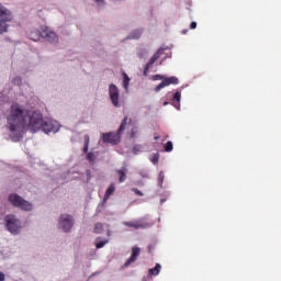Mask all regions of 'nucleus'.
I'll return each mask as SVG.
<instances>
[{"label":"nucleus","instance_id":"11","mask_svg":"<svg viewBox=\"0 0 281 281\" xmlns=\"http://www.w3.org/2000/svg\"><path fill=\"white\" fill-rule=\"evenodd\" d=\"M41 36L46 38L48 43H58V36L49 27H42Z\"/></svg>","mask_w":281,"mask_h":281},{"label":"nucleus","instance_id":"15","mask_svg":"<svg viewBox=\"0 0 281 281\" xmlns=\"http://www.w3.org/2000/svg\"><path fill=\"white\" fill-rule=\"evenodd\" d=\"M115 193V184H110V187L106 189L105 194L103 196V203H106L111 196Z\"/></svg>","mask_w":281,"mask_h":281},{"label":"nucleus","instance_id":"31","mask_svg":"<svg viewBox=\"0 0 281 281\" xmlns=\"http://www.w3.org/2000/svg\"><path fill=\"white\" fill-rule=\"evenodd\" d=\"M0 281H5V274L3 272H0Z\"/></svg>","mask_w":281,"mask_h":281},{"label":"nucleus","instance_id":"26","mask_svg":"<svg viewBox=\"0 0 281 281\" xmlns=\"http://www.w3.org/2000/svg\"><path fill=\"white\" fill-rule=\"evenodd\" d=\"M109 243V240H104V241H98L95 244L97 249H102V247H104V245H106Z\"/></svg>","mask_w":281,"mask_h":281},{"label":"nucleus","instance_id":"24","mask_svg":"<svg viewBox=\"0 0 281 281\" xmlns=\"http://www.w3.org/2000/svg\"><path fill=\"white\" fill-rule=\"evenodd\" d=\"M132 153L134 155H137L138 153H142V145H135L132 149Z\"/></svg>","mask_w":281,"mask_h":281},{"label":"nucleus","instance_id":"29","mask_svg":"<svg viewBox=\"0 0 281 281\" xmlns=\"http://www.w3.org/2000/svg\"><path fill=\"white\" fill-rule=\"evenodd\" d=\"M190 29L191 30H196V22H191Z\"/></svg>","mask_w":281,"mask_h":281},{"label":"nucleus","instance_id":"34","mask_svg":"<svg viewBox=\"0 0 281 281\" xmlns=\"http://www.w3.org/2000/svg\"><path fill=\"white\" fill-rule=\"evenodd\" d=\"M97 3H104V0H94Z\"/></svg>","mask_w":281,"mask_h":281},{"label":"nucleus","instance_id":"10","mask_svg":"<svg viewBox=\"0 0 281 281\" xmlns=\"http://www.w3.org/2000/svg\"><path fill=\"white\" fill-rule=\"evenodd\" d=\"M59 226L64 232H69L71 227H74L71 215H61L59 218Z\"/></svg>","mask_w":281,"mask_h":281},{"label":"nucleus","instance_id":"6","mask_svg":"<svg viewBox=\"0 0 281 281\" xmlns=\"http://www.w3.org/2000/svg\"><path fill=\"white\" fill-rule=\"evenodd\" d=\"M153 80H162L158 86H156V92H159L161 89H166V87H170V85H179V78L177 77H165L162 75H155L153 77Z\"/></svg>","mask_w":281,"mask_h":281},{"label":"nucleus","instance_id":"18","mask_svg":"<svg viewBox=\"0 0 281 281\" xmlns=\"http://www.w3.org/2000/svg\"><path fill=\"white\" fill-rule=\"evenodd\" d=\"M161 271V265L156 263L155 268L149 269V276H157Z\"/></svg>","mask_w":281,"mask_h":281},{"label":"nucleus","instance_id":"21","mask_svg":"<svg viewBox=\"0 0 281 281\" xmlns=\"http://www.w3.org/2000/svg\"><path fill=\"white\" fill-rule=\"evenodd\" d=\"M89 142H90V138H89V135H86L85 136V145H83V153H89Z\"/></svg>","mask_w":281,"mask_h":281},{"label":"nucleus","instance_id":"13","mask_svg":"<svg viewBox=\"0 0 281 281\" xmlns=\"http://www.w3.org/2000/svg\"><path fill=\"white\" fill-rule=\"evenodd\" d=\"M142 249L139 247H133L132 248V255L131 257L125 261L124 263V268L126 269V267H131V265H133V262H137V258H139V254H140Z\"/></svg>","mask_w":281,"mask_h":281},{"label":"nucleus","instance_id":"25","mask_svg":"<svg viewBox=\"0 0 281 281\" xmlns=\"http://www.w3.org/2000/svg\"><path fill=\"white\" fill-rule=\"evenodd\" d=\"M87 159L90 161V164H92V161H95V155L93 153H88Z\"/></svg>","mask_w":281,"mask_h":281},{"label":"nucleus","instance_id":"16","mask_svg":"<svg viewBox=\"0 0 281 281\" xmlns=\"http://www.w3.org/2000/svg\"><path fill=\"white\" fill-rule=\"evenodd\" d=\"M172 102H173V106L176 109H179V106H181V104H180V102H181V92L177 91L173 94Z\"/></svg>","mask_w":281,"mask_h":281},{"label":"nucleus","instance_id":"3","mask_svg":"<svg viewBox=\"0 0 281 281\" xmlns=\"http://www.w3.org/2000/svg\"><path fill=\"white\" fill-rule=\"evenodd\" d=\"M29 123H26V126L32 131V133H38L41 131V126H43V122L45 119H43V114L40 111H33L31 112L29 110Z\"/></svg>","mask_w":281,"mask_h":281},{"label":"nucleus","instance_id":"9","mask_svg":"<svg viewBox=\"0 0 281 281\" xmlns=\"http://www.w3.org/2000/svg\"><path fill=\"white\" fill-rule=\"evenodd\" d=\"M41 131L44 133H56L58 132V123H55L52 120H44L41 126Z\"/></svg>","mask_w":281,"mask_h":281},{"label":"nucleus","instance_id":"33","mask_svg":"<svg viewBox=\"0 0 281 281\" xmlns=\"http://www.w3.org/2000/svg\"><path fill=\"white\" fill-rule=\"evenodd\" d=\"M154 139L157 142L159 139V135L155 134Z\"/></svg>","mask_w":281,"mask_h":281},{"label":"nucleus","instance_id":"30","mask_svg":"<svg viewBox=\"0 0 281 281\" xmlns=\"http://www.w3.org/2000/svg\"><path fill=\"white\" fill-rule=\"evenodd\" d=\"M153 249H155V246H154V245H149V246H148V252H149V254H153Z\"/></svg>","mask_w":281,"mask_h":281},{"label":"nucleus","instance_id":"12","mask_svg":"<svg viewBox=\"0 0 281 281\" xmlns=\"http://www.w3.org/2000/svg\"><path fill=\"white\" fill-rule=\"evenodd\" d=\"M123 225H125V227H131L132 229H146V227H148V223L142 218L131 222H123Z\"/></svg>","mask_w":281,"mask_h":281},{"label":"nucleus","instance_id":"7","mask_svg":"<svg viewBox=\"0 0 281 281\" xmlns=\"http://www.w3.org/2000/svg\"><path fill=\"white\" fill-rule=\"evenodd\" d=\"M7 229L11 232V234H19V220L14 215L5 216Z\"/></svg>","mask_w":281,"mask_h":281},{"label":"nucleus","instance_id":"1","mask_svg":"<svg viewBox=\"0 0 281 281\" xmlns=\"http://www.w3.org/2000/svg\"><path fill=\"white\" fill-rule=\"evenodd\" d=\"M27 115L30 110L19 103H12L9 114L7 115V124L10 133H19L27 126Z\"/></svg>","mask_w":281,"mask_h":281},{"label":"nucleus","instance_id":"14","mask_svg":"<svg viewBox=\"0 0 281 281\" xmlns=\"http://www.w3.org/2000/svg\"><path fill=\"white\" fill-rule=\"evenodd\" d=\"M162 54H164V48H159L153 55V57L149 59V61L145 66V74H146V71H148V69H150V67H153V65H155V61H157V60H159V58H161Z\"/></svg>","mask_w":281,"mask_h":281},{"label":"nucleus","instance_id":"27","mask_svg":"<svg viewBox=\"0 0 281 281\" xmlns=\"http://www.w3.org/2000/svg\"><path fill=\"white\" fill-rule=\"evenodd\" d=\"M137 133H138L137 127L132 128V131H131V137H132L133 139H135V137H137Z\"/></svg>","mask_w":281,"mask_h":281},{"label":"nucleus","instance_id":"5","mask_svg":"<svg viewBox=\"0 0 281 281\" xmlns=\"http://www.w3.org/2000/svg\"><path fill=\"white\" fill-rule=\"evenodd\" d=\"M10 21H12V12L0 4V34L8 32Z\"/></svg>","mask_w":281,"mask_h":281},{"label":"nucleus","instance_id":"19","mask_svg":"<svg viewBox=\"0 0 281 281\" xmlns=\"http://www.w3.org/2000/svg\"><path fill=\"white\" fill-rule=\"evenodd\" d=\"M131 82V78H128V75L126 72H123V88L125 90L128 89V83Z\"/></svg>","mask_w":281,"mask_h":281},{"label":"nucleus","instance_id":"28","mask_svg":"<svg viewBox=\"0 0 281 281\" xmlns=\"http://www.w3.org/2000/svg\"><path fill=\"white\" fill-rule=\"evenodd\" d=\"M132 192H135L137 196H144V193L142 191H139V189H137V188H133Z\"/></svg>","mask_w":281,"mask_h":281},{"label":"nucleus","instance_id":"20","mask_svg":"<svg viewBox=\"0 0 281 281\" xmlns=\"http://www.w3.org/2000/svg\"><path fill=\"white\" fill-rule=\"evenodd\" d=\"M104 232V226L102 223L94 224V234H102Z\"/></svg>","mask_w":281,"mask_h":281},{"label":"nucleus","instance_id":"35","mask_svg":"<svg viewBox=\"0 0 281 281\" xmlns=\"http://www.w3.org/2000/svg\"><path fill=\"white\" fill-rule=\"evenodd\" d=\"M168 105V102H164V106Z\"/></svg>","mask_w":281,"mask_h":281},{"label":"nucleus","instance_id":"32","mask_svg":"<svg viewBox=\"0 0 281 281\" xmlns=\"http://www.w3.org/2000/svg\"><path fill=\"white\" fill-rule=\"evenodd\" d=\"M158 181H159V183H164V176L159 175Z\"/></svg>","mask_w":281,"mask_h":281},{"label":"nucleus","instance_id":"17","mask_svg":"<svg viewBox=\"0 0 281 281\" xmlns=\"http://www.w3.org/2000/svg\"><path fill=\"white\" fill-rule=\"evenodd\" d=\"M116 172L120 177L119 178L120 183H124V181H126V168L119 169Z\"/></svg>","mask_w":281,"mask_h":281},{"label":"nucleus","instance_id":"2","mask_svg":"<svg viewBox=\"0 0 281 281\" xmlns=\"http://www.w3.org/2000/svg\"><path fill=\"white\" fill-rule=\"evenodd\" d=\"M131 122H133V120L128 119V116H125L119 127L117 133L110 132L103 134L102 139L104 144H113L114 146L120 144L122 139L120 135L126 131V124H131Z\"/></svg>","mask_w":281,"mask_h":281},{"label":"nucleus","instance_id":"4","mask_svg":"<svg viewBox=\"0 0 281 281\" xmlns=\"http://www.w3.org/2000/svg\"><path fill=\"white\" fill-rule=\"evenodd\" d=\"M9 203L13 205V207H19L24 212H32L33 205L27 200L21 198L19 194L13 193L9 195Z\"/></svg>","mask_w":281,"mask_h":281},{"label":"nucleus","instance_id":"22","mask_svg":"<svg viewBox=\"0 0 281 281\" xmlns=\"http://www.w3.org/2000/svg\"><path fill=\"white\" fill-rule=\"evenodd\" d=\"M173 145H172V142H167L166 145H165V151L166 153H172V149H173Z\"/></svg>","mask_w":281,"mask_h":281},{"label":"nucleus","instance_id":"8","mask_svg":"<svg viewBox=\"0 0 281 281\" xmlns=\"http://www.w3.org/2000/svg\"><path fill=\"white\" fill-rule=\"evenodd\" d=\"M109 95L113 106H120V90L117 89V86L113 83L109 86Z\"/></svg>","mask_w":281,"mask_h":281},{"label":"nucleus","instance_id":"23","mask_svg":"<svg viewBox=\"0 0 281 281\" xmlns=\"http://www.w3.org/2000/svg\"><path fill=\"white\" fill-rule=\"evenodd\" d=\"M150 161L154 166H157L159 164V154H154Z\"/></svg>","mask_w":281,"mask_h":281}]
</instances>
